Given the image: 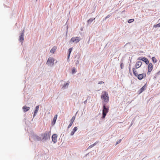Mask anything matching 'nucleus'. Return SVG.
I'll use <instances>...</instances> for the list:
<instances>
[{"label":"nucleus","instance_id":"obj_1","mask_svg":"<svg viewBox=\"0 0 160 160\" xmlns=\"http://www.w3.org/2000/svg\"><path fill=\"white\" fill-rule=\"evenodd\" d=\"M101 98L106 102H108L109 100V97L108 93L105 91H103L102 92Z\"/></svg>","mask_w":160,"mask_h":160},{"label":"nucleus","instance_id":"obj_2","mask_svg":"<svg viewBox=\"0 0 160 160\" xmlns=\"http://www.w3.org/2000/svg\"><path fill=\"white\" fill-rule=\"evenodd\" d=\"M50 131H47L45 132L43 134H42L41 136L42 137V140H46L50 138Z\"/></svg>","mask_w":160,"mask_h":160},{"label":"nucleus","instance_id":"obj_3","mask_svg":"<svg viewBox=\"0 0 160 160\" xmlns=\"http://www.w3.org/2000/svg\"><path fill=\"white\" fill-rule=\"evenodd\" d=\"M109 111V108L108 106H106L104 104L103 105V109L102 110V118H104L107 113Z\"/></svg>","mask_w":160,"mask_h":160},{"label":"nucleus","instance_id":"obj_4","mask_svg":"<svg viewBox=\"0 0 160 160\" xmlns=\"http://www.w3.org/2000/svg\"><path fill=\"white\" fill-rule=\"evenodd\" d=\"M54 61V59L53 58L49 57L48 59L47 63L49 65L52 64V65H53Z\"/></svg>","mask_w":160,"mask_h":160},{"label":"nucleus","instance_id":"obj_5","mask_svg":"<svg viewBox=\"0 0 160 160\" xmlns=\"http://www.w3.org/2000/svg\"><path fill=\"white\" fill-rule=\"evenodd\" d=\"M80 40V38L79 37H72L70 41L72 42H75L76 43H78Z\"/></svg>","mask_w":160,"mask_h":160},{"label":"nucleus","instance_id":"obj_6","mask_svg":"<svg viewBox=\"0 0 160 160\" xmlns=\"http://www.w3.org/2000/svg\"><path fill=\"white\" fill-rule=\"evenodd\" d=\"M153 68L152 65V63H150L148 65V72H147L148 74H149Z\"/></svg>","mask_w":160,"mask_h":160},{"label":"nucleus","instance_id":"obj_7","mask_svg":"<svg viewBox=\"0 0 160 160\" xmlns=\"http://www.w3.org/2000/svg\"><path fill=\"white\" fill-rule=\"evenodd\" d=\"M58 136L56 134H53L52 136V142L55 143L57 142V138Z\"/></svg>","mask_w":160,"mask_h":160},{"label":"nucleus","instance_id":"obj_8","mask_svg":"<svg viewBox=\"0 0 160 160\" xmlns=\"http://www.w3.org/2000/svg\"><path fill=\"white\" fill-rule=\"evenodd\" d=\"M146 76V74L145 73H142L139 75L138 74V75L137 76L138 78L140 80L142 79L144 77H145Z\"/></svg>","mask_w":160,"mask_h":160},{"label":"nucleus","instance_id":"obj_9","mask_svg":"<svg viewBox=\"0 0 160 160\" xmlns=\"http://www.w3.org/2000/svg\"><path fill=\"white\" fill-rule=\"evenodd\" d=\"M24 30H23L21 34L19 37V40L22 42V43L23 41L24 40Z\"/></svg>","mask_w":160,"mask_h":160},{"label":"nucleus","instance_id":"obj_10","mask_svg":"<svg viewBox=\"0 0 160 160\" xmlns=\"http://www.w3.org/2000/svg\"><path fill=\"white\" fill-rule=\"evenodd\" d=\"M142 62L140 61H138L136 63L135 65V68H140L142 65Z\"/></svg>","mask_w":160,"mask_h":160},{"label":"nucleus","instance_id":"obj_11","mask_svg":"<svg viewBox=\"0 0 160 160\" xmlns=\"http://www.w3.org/2000/svg\"><path fill=\"white\" fill-rule=\"evenodd\" d=\"M146 88V84H145L144 86H143L141 89L139 90L138 92L139 94H140L143 91L145 90Z\"/></svg>","mask_w":160,"mask_h":160},{"label":"nucleus","instance_id":"obj_12","mask_svg":"<svg viewBox=\"0 0 160 160\" xmlns=\"http://www.w3.org/2000/svg\"><path fill=\"white\" fill-rule=\"evenodd\" d=\"M138 59L143 61L147 64L149 63L148 60L146 58H139Z\"/></svg>","mask_w":160,"mask_h":160},{"label":"nucleus","instance_id":"obj_13","mask_svg":"<svg viewBox=\"0 0 160 160\" xmlns=\"http://www.w3.org/2000/svg\"><path fill=\"white\" fill-rule=\"evenodd\" d=\"M39 105H38L36 107L35 110L34 111V115H33L34 117L36 116V114L37 113L38 111L39 110Z\"/></svg>","mask_w":160,"mask_h":160},{"label":"nucleus","instance_id":"obj_14","mask_svg":"<svg viewBox=\"0 0 160 160\" xmlns=\"http://www.w3.org/2000/svg\"><path fill=\"white\" fill-rule=\"evenodd\" d=\"M57 48V47L56 46H54L50 50V52L52 53H54Z\"/></svg>","mask_w":160,"mask_h":160},{"label":"nucleus","instance_id":"obj_15","mask_svg":"<svg viewBox=\"0 0 160 160\" xmlns=\"http://www.w3.org/2000/svg\"><path fill=\"white\" fill-rule=\"evenodd\" d=\"M22 109L23 110V111L24 112H26L28 111L29 110L30 108L29 107H27V106H25L22 107Z\"/></svg>","mask_w":160,"mask_h":160},{"label":"nucleus","instance_id":"obj_16","mask_svg":"<svg viewBox=\"0 0 160 160\" xmlns=\"http://www.w3.org/2000/svg\"><path fill=\"white\" fill-rule=\"evenodd\" d=\"M136 68H132V71L133 72V74L135 76H137L138 74V72H137Z\"/></svg>","mask_w":160,"mask_h":160},{"label":"nucleus","instance_id":"obj_17","mask_svg":"<svg viewBox=\"0 0 160 160\" xmlns=\"http://www.w3.org/2000/svg\"><path fill=\"white\" fill-rule=\"evenodd\" d=\"M34 139L37 141H40L42 140V138L41 137L37 135L35 136Z\"/></svg>","mask_w":160,"mask_h":160},{"label":"nucleus","instance_id":"obj_18","mask_svg":"<svg viewBox=\"0 0 160 160\" xmlns=\"http://www.w3.org/2000/svg\"><path fill=\"white\" fill-rule=\"evenodd\" d=\"M58 115H55L53 119L52 122L53 123V124H54L56 122L57 118Z\"/></svg>","mask_w":160,"mask_h":160},{"label":"nucleus","instance_id":"obj_19","mask_svg":"<svg viewBox=\"0 0 160 160\" xmlns=\"http://www.w3.org/2000/svg\"><path fill=\"white\" fill-rule=\"evenodd\" d=\"M99 142L98 141H97L96 142H95L94 144H92L91 145H90L88 148H92V147H93L96 144H98V143Z\"/></svg>","mask_w":160,"mask_h":160},{"label":"nucleus","instance_id":"obj_20","mask_svg":"<svg viewBox=\"0 0 160 160\" xmlns=\"http://www.w3.org/2000/svg\"><path fill=\"white\" fill-rule=\"evenodd\" d=\"M69 82H67L66 84H64L63 85V86L62 87V88H63L64 89H65L66 88H68V85L69 84Z\"/></svg>","mask_w":160,"mask_h":160},{"label":"nucleus","instance_id":"obj_21","mask_svg":"<svg viewBox=\"0 0 160 160\" xmlns=\"http://www.w3.org/2000/svg\"><path fill=\"white\" fill-rule=\"evenodd\" d=\"M72 48H70L69 50H68V51H69V54H68V59H69V57H70V54H71V53L72 50Z\"/></svg>","mask_w":160,"mask_h":160},{"label":"nucleus","instance_id":"obj_22","mask_svg":"<svg viewBox=\"0 0 160 160\" xmlns=\"http://www.w3.org/2000/svg\"><path fill=\"white\" fill-rule=\"evenodd\" d=\"M95 19V18H94L93 19H92V18H90L87 21L88 24L91 23L92 22V21Z\"/></svg>","mask_w":160,"mask_h":160},{"label":"nucleus","instance_id":"obj_23","mask_svg":"<svg viewBox=\"0 0 160 160\" xmlns=\"http://www.w3.org/2000/svg\"><path fill=\"white\" fill-rule=\"evenodd\" d=\"M75 118V116H73L72 117V118L70 120V122H72V123H73Z\"/></svg>","mask_w":160,"mask_h":160},{"label":"nucleus","instance_id":"obj_24","mask_svg":"<svg viewBox=\"0 0 160 160\" xmlns=\"http://www.w3.org/2000/svg\"><path fill=\"white\" fill-rule=\"evenodd\" d=\"M160 27V23L158 24L154 25L153 26V28H157L158 27Z\"/></svg>","mask_w":160,"mask_h":160},{"label":"nucleus","instance_id":"obj_25","mask_svg":"<svg viewBox=\"0 0 160 160\" xmlns=\"http://www.w3.org/2000/svg\"><path fill=\"white\" fill-rule=\"evenodd\" d=\"M152 61L154 63H156L157 62V60L155 58L152 57Z\"/></svg>","mask_w":160,"mask_h":160},{"label":"nucleus","instance_id":"obj_26","mask_svg":"<svg viewBox=\"0 0 160 160\" xmlns=\"http://www.w3.org/2000/svg\"><path fill=\"white\" fill-rule=\"evenodd\" d=\"M134 20L133 19H131L128 20V22L129 23H131L134 21Z\"/></svg>","mask_w":160,"mask_h":160},{"label":"nucleus","instance_id":"obj_27","mask_svg":"<svg viewBox=\"0 0 160 160\" xmlns=\"http://www.w3.org/2000/svg\"><path fill=\"white\" fill-rule=\"evenodd\" d=\"M78 129V128L77 127H75L73 129V131H74V132H76Z\"/></svg>","mask_w":160,"mask_h":160},{"label":"nucleus","instance_id":"obj_28","mask_svg":"<svg viewBox=\"0 0 160 160\" xmlns=\"http://www.w3.org/2000/svg\"><path fill=\"white\" fill-rule=\"evenodd\" d=\"M73 123H72V122H70V123L69 124L68 126V128H70L72 126V125Z\"/></svg>","mask_w":160,"mask_h":160},{"label":"nucleus","instance_id":"obj_29","mask_svg":"<svg viewBox=\"0 0 160 160\" xmlns=\"http://www.w3.org/2000/svg\"><path fill=\"white\" fill-rule=\"evenodd\" d=\"M120 67L121 69H122L124 67V65L122 63L120 64Z\"/></svg>","mask_w":160,"mask_h":160},{"label":"nucleus","instance_id":"obj_30","mask_svg":"<svg viewBox=\"0 0 160 160\" xmlns=\"http://www.w3.org/2000/svg\"><path fill=\"white\" fill-rule=\"evenodd\" d=\"M121 141V139L119 140L116 143V145L118 144L119 143H120V142Z\"/></svg>","mask_w":160,"mask_h":160},{"label":"nucleus","instance_id":"obj_31","mask_svg":"<svg viewBox=\"0 0 160 160\" xmlns=\"http://www.w3.org/2000/svg\"><path fill=\"white\" fill-rule=\"evenodd\" d=\"M74 132H74V131H73L72 130V131L71 132V133H70V135H71L72 136V135H73L74 134Z\"/></svg>","mask_w":160,"mask_h":160},{"label":"nucleus","instance_id":"obj_32","mask_svg":"<svg viewBox=\"0 0 160 160\" xmlns=\"http://www.w3.org/2000/svg\"><path fill=\"white\" fill-rule=\"evenodd\" d=\"M76 72V71H75V69L74 68H73L72 70V73H74L75 72Z\"/></svg>","mask_w":160,"mask_h":160},{"label":"nucleus","instance_id":"obj_33","mask_svg":"<svg viewBox=\"0 0 160 160\" xmlns=\"http://www.w3.org/2000/svg\"><path fill=\"white\" fill-rule=\"evenodd\" d=\"M104 83V82H103V81H101L99 82L98 83V84H102V83Z\"/></svg>","mask_w":160,"mask_h":160},{"label":"nucleus","instance_id":"obj_34","mask_svg":"<svg viewBox=\"0 0 160 160\" xmlns=\"http://www.w3.org/2000/svg\"><path fill=\"white\" fill-rule=\"evenodd\" d=\"M110 15H108L106 18H105V19H106V18H109V17H110Z\"/></svg>","mask_w":160,"mask_h":160},{"label":"nucleus","instance_id":"obj_35","mask_svg":"<svg viewBox=\"0 0 160 160\" xmlns=\"http://www.w3.org/2000/svg\"><path fill=\"white\" fill-rule=\"evenodd\" d=\"M129 70L130 73L131 67H130V66H129Z\"/></svg>","mask_w":160,"mask_h":160},{"label":"nucleus","instance_id":"obj_36","mask_svg":"<svg viewBox=\"0 0 160 160\" xmlns=\"http://www.w3.org/2000/svg\"><path fill=\"white\" fill-rule=\"evenodd\" d=\"M79 62V61L78 60V61H77L76 63V64H78Z\"/></svg>","mask_w":160,"mask_h":160},{"label":"nucleus","instance_id":"obj_37","mask_svg":"<svg viewBox=\"0 0 160 160\" xmlns=\"http://www.w3.org/2000/svg\"><path fill=\"white\" fill-rule=\"evenodd\" d=\"M87 102V100L85 101L84 102V103L85 104Z\"/></svg>","mask_w":160,"mask_h":160},{"label":"nucleus","instance_id":"obj_38","mask_svg":"<svg viewBox=\"0 0 160 160\" xmlns=\"http://www.w3.org/2000/svg\"><path fill=\"white\" fill-rule=\"evenodd\" d=\"M160 71H159V72H158V73H160Z\"/></svg>","mask_w":160,"mask_h":160}]
</instances>
